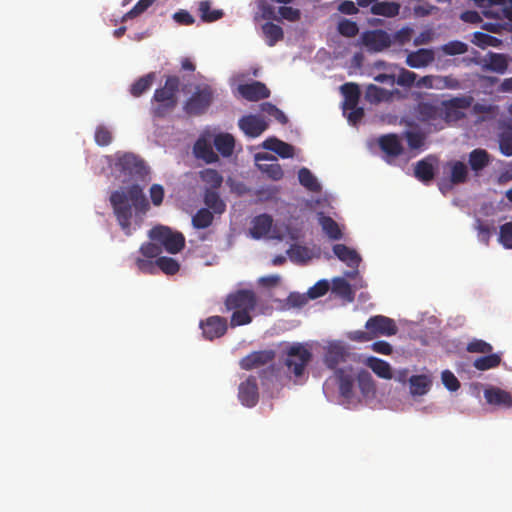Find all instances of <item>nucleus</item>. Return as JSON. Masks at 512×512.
Returning a JSON list of instances; mask_svg holds the SVG:
<instances>
[{
	"label": "nucleus",
	"mask_w": 512,
	"mask_h": 512,
	"mask_svg": "<svg viewBox=\"0 0 512 512\" xmlns=\"http://www.w3.org/2000/svg\"><path fill=\"white\" fill-rule=\"evenodd\" d=\"M335 376L337 379L339 393L341 397L350 402L354 397L353 387L355 382V377L352 368L350 367L349 369H336Z\"/></svg>",
	"instance_id": "nucleus-15"
},
{
	"label": "nucleus",
	"mask_w": 512,
	"mask_h": 512,
	"mask_svg": "<svg viewBox=\"0 0 512 512\" xmlns=\"http://www.w3.org/2000/svg\"><path fill=\"white\" fill-rule=\"evenodd\" d=\"M491 8L483 11L485 17L512 22V0H488Z\"/></svg>",
	"instance_id": "nucleus-17"
},
{
	"label": "nucleus",
	"mask_w": 512,
	"mask_h": 512,
	"mask_svg": "<svg viewBox=\"0 0 512 512\" xmlns=\"http://www.w3.org/2000/svg\"><path fill=\"white\" fill-rule=\"evenodd\" d=\"M489 162V154L484 149H474L469 154V165L473 171L483 170Z\"/></svg>",
	"instance_id": "nucleus-39"
},
{
	"label": "nucleus",
	"mask_w": 512,
	"mask_h": 512,
	"mask_svg": "<svg viewBox=\"0 0 512 512\" xmlns=\"http://www.w3.org/2000/svg\"><path fill=\"white\" fill-rule=\"evenodd\" d=\"M94 137L99 146H108L112 142L111 131L103 125L96 128Z\"/></svg>",
	"instance_id": "nucleus-62"
},
{
	"label": "nucleus",
	"mask_w": 512,
	"mask_h": 512,
	"mask_svg": "<svg viewBox=\"0 0 512 512\" xmlns=\"http://www.w3.org/2000/svg\"><path fill=\"white\" fill-rule=\"evenodd\" d=\"M379 146L383 152L392 157H397L403 152V146L395 134L380 137Z\"/></svg>",
	"instance_id": "nucleus-26"
},
{
	"label": "nucleus",
	"mask_w": 512,
	"mask_h": 512,
	"mask_svg": "<svg viewBox=\"0 0 512 512\" xmlns=\"http://www.w3.org/2000/svg\"><path fill=\"white\" fill-rule=\"evenodd\" d=\"M338 31L345 37H354L358 34L359 28L356 22L349 19H343L338 23Z\"/></svg>",
	"instance_id": "nucleus-61"
},
{
	"label": "nucleus",
	"mask_w": 512,
	"mask_h": 512,
	"mask_svg": "<svg viewBox=\"0 0 512 512\" xmlns=\"http://www.w3.org/2000/svg\"><path fill=\"white\" fill-rule=\"evenodd\" d=\"M287 254L291 261L296 263H306L311 259V252L310 250L302 245L294 244L292 245L288 251Z\"/></svg>",
	"instance_id": "nucleus-47"
},
{
	"label": "nucleus",
	"mask_w": 512,
	"mask_h": 512,
	"mask_svg": "<svg viewBox=\"0 0 512 512\" xmlns=\"http://www.w3.org/2000/svg\"><path fill=\"white\" fill-rule=\"evenodd\" d=\"M473 102L470 96L453 97L441 102V121L445 123L457 122L465 117L464 111L468 109Z\"/></svg>",
	"instance_id": "nucleus-8"
},
{
	"label": "nucleus",
	"mask_w": 512,
	"mask_h": 512,
	"mask_svg": "<svg viewBox=\"0 0 512 512\" xmlns=\"http://www.w3.org/2000/svg\"><path fill=\"white\" fill-rule=\"evenodd\" d=\"M257 160H272L273 163L270 164H258L259 169L265 173L272 180L278 181L283 178L284 172L279 163H277V159L269 154H257Z\"/></svg>",
	"instance_id": "nucleus-24"
},
{
	"label": "nucleus",
	"mask_w": 512,
	"mask_h": 512,
	"mask_svg": "<svg viewBox=\"0 0 512 512\" xmlns=\"http://www.w3.org/2000/svg\"><path fill=\"white\" fill-rule=\"evenodd\" d=\"M333 252L339 260L345 262L349 267H357L361 260L358 253L346 246L345 244H335L333 246Z\"/></svg>",
	"instance_id": "nucleus-28"
},
{
	"label": "nucleus",
	"mask_w": 512,
	"mask_h": 512,
	"mask_svg": "<svg viewBox=\"0 0 512 512\" xmlns=\"http://www.w3.org/2000/svg\"><path fill=\"white\" fill-rule=\"evenodd\" d=\"M405 139L410 149H421L425 144V135L420 131H406Z\"/></svg>",
	"instance_id": "nucleus-53"
},
{
	"label": "nucleus",
	"mask_w": 512,
	"mask_h": 512,
	"mask_svg": "<svg viewBox=\"0 0 512 512\" xmlns=\"http://www.w3.org/2000/svg\"><path fill=\"white\" fill-rule=\"evenodd\" d=\"M417 74L407 70L405 68H400L397 79L395 78V83L403 87H411L416 83Z\"/></svg>",
	"instance_id": "nucleus-60"
},
{
	"label": "nucleus",
	"mask_w": 512,
	"mask_h": 512,
	"mask_svg": "<svg viewBox=\"0 0 512 512\" xmlns=\"http://www.w3.org/2000/svg\"><path fill=\"white\" fill-rule=\"evenodd\" d=\"M471 42L480 47V48H486V47H497L501 44V40L494 37V36H491L489 34H486L484 32H475L473 34V39L471 40Z\"/></svg>",
	"instance_id": "nucleus-49"
},
{
	"label": "nucleus",
	"mask_w": 512,
	"mask_h": 512,
	"mask_svg": "<svg viewBox=\"0 0 512 512\" xmlns=\"http://www.w3.org/2000/svg\"><path fill=\"white\" fill-rule=\"evenodd\" d=\"M214 146L223 157H229L235 147L234 137L229 133H220L214 138Z\"/></svg>",
	"instance_id": "nucleus-32"
},
{
	"label": "nucleus",
	"mask_w": 512,
	"mask_h": 512,
	"mask_svg": "<svg viewBox=\"0 0 512 512\" xmlns=\"http://www.w3.org/2000/svg\"><path fill=\"white\" fill-rule=\"evenodd\" d=\"M239 128L245 135L255 138L261 135L268 127L263 118L257 115H246L239 119Z\"/></svg>",
	"instance_id": "nucleus-16"
},
{
	"label": "nucleus",
	"mask_w": 512,
	"mask_h": 512,
	"mask_svg": "<svg viewBox=\"0 0 512 512\" xmlns=\"http://www.w3.org/2000/svg\"><path fill=\"white\" fill-rule=\"evenodd\" d=\"M500 363H501V356L499 354L491 352L485 356L477 358L474 361L473 366L477 370L485 371V370H489V369L498 367L500 365Z\"/></svg>",
	"instance_id": "nucleus-41"
},
{
	"label": "nucleus",
	"mask_w": 512,
	"mask_h": 512,
	"mask_svg": "<svg viewBox=\"0 0 512 512\" xmlns=\"http://www.w3.org/2000/svg\"><path fill=\"white\" fill-rule=\"evenodd\" d=\"M180 84L178 76L170 75L166 77L164 86L154 91L151 99L153 104L151 113L154 117L164 118L176 108Z\"/></svg>",
	"instance_id": "nucleus-3"
},
{
	"label": "nucleus",
	"mask_w": 512,
	"mask_h": 512,
	"mask_svg": "<svg viewBox=\"0 0 512 512\" xmlns=\"http://www.w3.org/2000/svg\"><path fill=\"white\" fill-rule=\"evenodd\" d=\"M156 0H139L134 7L123 16V21L133 19L144 13Z\"/></svg>",
	"instance_id": "nucleus-59"
},
{
	"label": "nucleus",
	"mask_w": 512,
	"mask_h": 512,
	"mask_svg": "<svg viewBox=\"0 0 512 512\" xmlns=\"http://www.w3.org/2000/svg\"><path fill=\"white\" fill-rule=\"evenodd\" d=\"M179 269L180 264L175 259L166 256L157 258V271L161 270L167 275H174L179 271Z\"/></svg>",
	"instance_id": "nucleus-50"
},
{
	"label": "nucleus",
	"mask_w": 512,
	"mask_h": 512,
	"mask_svg": "<svg viewBox=\"0 0 512 512\" xmlns=\"http://www.w3.org/2000/svg\"><path fill=\"white\" fill-rule=\"evenodd\" d=\"M410 393L413 396H422L428 393L432 380L428 375H413L409 378Z\"/></svg>",
	"instance_id": "nucleus-29"
},
{
	"label": "nucleus",
	"mask_w": 512,
	"mask_h": 512,
	"mask_svg": "<svg viewBox=\"0 0 512 512\" xmlns=\"http://www.w3.org/2000/svg\"><path fill=\"white\" fill-rule=\"evenodd\" d=\"M260 109L262 112L274 117L281 124H286L288 122V118L284 112L270 102L262 103L260 105Z\"/></svg>",
	"instance_id": "nucleus-55"
},
{
	"label": "nucleus",
	"mask_w": 512,
	"mask_h": 512,
	"mask_svg": "<svg viewBox=\"0 0 512 512\" xmlns=\"http://www.w3.org/2000/svg\"><path fill=\"white\" fill-rule=\"evenodd\" d=\"M263 147L276 153L282 158H292L294 156V147L277 138H268L263 142Z\"/></svg>",
	"instance_id": "nucleus-25"
},
{
	"label": "nucleus",
	"mask_w": 512,
	"mask_h": 512,
	"mask_svg": "<svg viewBox=\"0 0 512 512\" xmlns=\"http://www.w3.org/2000/svg\"><path fill=\"white\" fill-rule=\"evenodd\" d=\"M262 32L265 37L266 44L270 47L276 45L277 42L283 40L284 32L283 29L272 22H266L262 25Z\"/></svg>",
	"instance_id": "nucleus-33"
},
{
	"label": "nucleus",
	"mask_w": 512,
	"mask_h": 512,
	"mask_svg": "<svg viewBox=\"0 0 512 512\" xmlns=\"http://www.w3.org/2000/svg\"><path fill=\"white\" fill-rule=\"evenodd\" d=\"M442 382L449 391H457L460 388V382L450 370H444L441 374Z\"/></svg>",
	"instance_id": "nucleus-63"
},
{
	"label": "nucleus",
	"mask_w": 512,
	"mask_h": 512,
	"mask_svg": "<svg viewBox=\"0 0 512 512\" xmlns=\"http://www.w3.org/2000/svg\"><path fill=\"white\" fill-rule=\"evenodd\" d=\"M344 96L343 108H355L360 99V89L356 83L348 82L340 87Z\"/></svg>",
	"instance_id": "nucleus-30"
},
{
	"label": "nucleus",
	"mask_w": 512,
	"mask_h": 512,
	"mask_svg": "<svg viewBox=\"0 0 512 512\" xmlns=\"http://www.w3.org/2000/svg\"><path fill=\"white\" fill-rule=\"evenodd\" d=\"M275 356V351L270 349L253 351L240 360L239 366L243 370H253L272 362Z\"/></svg>",
	"instance_id": "nucleus-12"
},
{
	"label": "nucleus",
	"mask_w": 512,
	"mask_h": 512,
	"mask_svg": "<svg viewBox=\"0 0 512 512\" xmlns=\"http://www.w3.org/2000/svg\"><path fill=\"white\" fill-rule=\"evenodd\" d=\"M148 236L150 240L158 242L162 250L170 254H177L185 247L184 235L167 226L158 225L153 227Z\"/></svg>",
	"instance_id": "nucleus-7"
},
{
	"label": "nucleus",
	"mask_w": 512,
	"mask_h": 512,
	"mask_svg": "<svg viewBox=\"0 0 512 512\" xmlns=\"http://www.w3.org/2000/svg\"><path fill=\"white\" fill-rule=\"evenodd\" d=\"M486 401L495 406L503 408L512 407V396L509 392L498 387H490L484 391Z\"/></svg>",
	"instance_id": "nucleus-21"
},
{
	"label": "nucleus",
	"mask_w": 512,
	"mask_h": 512,
	"mask_svg": "<svg viewBox=\"0 0 512 512\" xmlns=\"http://www.w3.org/2000/svg\"><path fill=\"white\" fill-rule=\"evenodd\" d=\"M298 179L300 184L309 191L319 192L321 190V186L318 183L316 177L308 168L303 167L299 170Z\"/></svg>",
	"instance_id": "nucleus-42"
},
{
	"label": "nucleus",
	"mask_w": 512,
	"mask_h": 512,
	"mask_svg": "<svg viewBox=\"0 0 512 512\" xmlns=\"http://www.w3.org/2000/svg\"><path fill=\"white\" fill-rule=\"evenodd\" d=\"M499 148L503 155L512 156V126H505L499 134Z\"/></svg>",
	"instance_id": "nucleus-48"
},
{
	"label": "nucleus",
	"mask_w": 512,
	"mask_h": 512,
	"mask_svg": "<svg viewBox=\"0 0 512 512\" xmlns=\"http://www.w3.org/2000/svg\"><path fill=\"white\" fill-rule=\"evenodd\" d=\"M135 265L139 272L144 274H156L157 273V259L153 261L150 258H136Z\"/></svg>",
	"instance_id": "nucleus-58"
},
{
	"label": "nucleus",
	"mask_w": 512,
	"mask_h": 512,
	"mask_svg": "<svg viewBox=\"0 0 512 512\" xmlns=\"http://www.w3.org/2000/svg\"><path fill=\"white\" fill-rule=\"evenodd\" d=\"M200 179L207 185L210 186V189H218L221 187L223 183L222 175L215 169L206 168L199 172Z\"/></svg>",
	"instance_id": "nucleus-43"
},
{
	"label": "nucleus",
	"mask_w": 512,
	"mask_h": 512,
	"mask_svg": "<svg viewBox=\"0 0 512 512\" xmlns=\"http://www.w3.org/2000/svg\"><path fill=\"white\" fill-rule=\"evenodd\" d=\"M466 350L470 353L488 354L493 351V347L482 339H473L467 344Z\"/></svg>",
	"instance_id": "nucleus-56"
},
{
	"label": "nucleus",
	"mask_w": 512,
	"mask_h": 512,
	"mask_svg": "<svg viewBox=\"0 0 512 512\" xmlns=\"http://www.w3.org/2000/svg\"><path fill=\"white\" fill-rule=\"evenodd\" d=\"M366 365L380 378L391 379L392 371L388 362L377 357H369L366 360Z\"/></svg>",
	"instance_id": "nucleus-34"
},
{
	"label": "nucleus",
	"mask_w": 512,
	"mask_h": 512,
	"mask_svg": "<svg viewBox=\"0 0 512 512\" xmlns=\"http://www.w3.org/2000/svg\"><path fill=\"white\" fill-rule=\"evenodd\" d=\"M114 169L124 177L123 181H144L149 174L144 160L128 152L116 154Z\"/></svg>",
	"instance_id": "nucleus-4"
},
{
	"label": "nucleus",
	"mask_w": 512,
	"mask_h": 512,
	"mask_svg": "<svg viewBox=\"0 0 512 512\" xmlns=\"http://www.w3.org/2000/svg\"><path fill=\"white\" fill-rule=\"evenodd\" d=\"M154 79L155 74L152 72L140 77L130 86V94L133 97H140L150 89L154 82Z\"/></svg>",
	"instance_id": "nucleus-37"
},
{
	"label": "nucleus",
	"mask_w": 512,
	"mask_h": 512,
	"mask_svg": "<svg viewBox=\"0 0 512 512\" xmlns=\"http://www.w3.org/2000/svg\"><path fill=\"white\" fill-rule=\"evenodd\" d=\"M345 356L344 346L338 342H333L326 347L323 361L329 369H336L345 360Z\"/></svg>",
	"instance_id": "nucleus-20"
},
{
	"label": "nucleus",
	"mask_w": 512,
	"mask_h": 512,
	"mask_svg": "<svg viewBox=\"0 0 512 512\" xmlns=\"http://www.w3.org/2000/svg\"><path fill=\"white\" fill-rule=\"evenodd\" d=\"M139 251L145 258L154 259L158 258L163 250L158 242L151 240L150 242L143 243Z\"/></svg>",
	"instance_id": "nucleus-54"
},
{
	"label": "nucleus",
	"mask_w": 512,
	"mask_h": 512,
	"mask_svg": "<svg viewBox=\"0 0 512 512\" xmlns=\"http://www.w3.org/2000/svg\"><path fill=\"white\" fill-rule=\"evenodd\" d=\"M485 68L489 71L503 74L508 69L507 57L504 54L489 53Z\"/></svg>",
	"instance_id": "nucleus-36"
},
{
	"label": "nucleus",
	"mask_w": 512,
	"mask_h": 512,
	"mask_svg": "<svg viewBox=\"0 0 512 512\" xmlns=\"http://www.w3.org/2000/svg\"><path fill=\"white\" fill-rule=\"evenodd\" d=\"M365 328L372 334L373 338L378 335L392 336L398 331L395 321L383 315L370 317L365 324Z\"/></svg>",
	"instance_id": "nucleus-9"
},
{
	"label": "nucleus",
	"mask_w": 512,
	"mask_h": 512,
	"mask_svg": "<svg viewBox=\"0 0 512 512\" xmlns=\"http://www.w3.org/2000/svg\"><path fill=\"white\" fill-rule=\"evenodd\" d=\"M334 290L344 298L353 300V292L350 284L344 279H337L334 281Z\"/></svg>",
	"instance_id": "nucleus-64"
},
{
	"label": "nucleus",
	"mask_w": 512,
	"mask_h": 512,
	"mask_svg": "<svg viewBox=\"0 0 512 512\" xmlns=\"http://www.w3.org/2000/svg\"><path fill=\"white\" fill-rule=\"evenodd\" d=\"M238 398L242 405L249 408L254 407L258 403V385L254 376H249L244 382L240 383Z\"/></svg>",
	"instance_id": "nucleus-13"
},
{
	"label": "nucleus",
	"mask_w": 512,
	"mask_h": 512,
	"mask_svg": "<svg viewBox=\"0 0 512 512\" xmlns=\"http://www.w3.org/2000/svg\"><path fill=\"white\" fill-rule=\"evenodd\" d=\"M273 219L268 214H261L256 216L252 221L250 233L253 238L260 239L265 236L271 229Z\"/></svg>",
	"instance_id": "nucleus-27"
},
{
	"label": "nucleus",
	"mask_w": 512,
	"mask_h": 512,
	"mask_svg": "<svg viewBox=\"0 0 512 512\" xmlns=\"http://www.w3.org/2000/svg\"><path fill=\"white\" fill-rule=\"evenodd\" d=\"M240 95L248 101H259L270 96V90L266 85L259 81L238 86Z\"/></svg>",
	"instance_id": "nucleus-18"
},
{
	"label": "nucleus",
	"mask_w": 512,
	"mask_h": 512,
	"mask_svg": "<svg viewBox=\"0 0 512 512\" xmlns=\"http://www.w3.org/2000/svg\"><path fill=\"white\" fill-rule=\"evenodd\" d=\"M363 45L369 50L380 52L390 47L392 43L391 36L384 30L366 31L361 36Z\"/></svg>",
	"instance_id": "nucleus-11"
},
{
	"label": "nucleus",
	"mask_w": 512,
	"mask_h": 512,
	"mask_svg": "<svg viewBox=\"0 0 512 512\" xmlns=\"http://www.w3.org/2000/svg\"><path fill=\"white\" fill-rule=\"evenodd\" d=\"M400 6L395 2H375L370 11L374 15H380L385 17H394L398 15Z\"/></svg>",
	"instance_id": "nucleus-38"
},
{
	"label": "nucleus",
	"mask_w": 512,
	"mask_h": 512,
	"mask_svg": "<svg viewBox=\"0 0 512 512\" xmlns=\"http://www.w3.org/2000/svg\"><path fill=\"white\" fill-rule=\"evenodd\" d=\"M199 13L203 22H214L223 17L222 10H211V3L207 0L199 3Z\"/></svg>",
	"instance_id": "nucleus-44"
},
{
	"label": "nucleus",
	"mask_w": 512,
	"mask_h": 512,
	"mask_svg": "<svg viewBox=\"0 0 512 512\" xmlns=\"http://www.w3.org/2000/svg\"><path fill=\"white\" fill-rule=\"evenodd\" d=\"M357 383L363 396H369L375 392V385L371 374L366 370H361L357 374Z\"/></svg>",
	"instance_id": "nucleus-45"
},
{
	"label": "nucleus",
	"mask_w": 512,
	"mask_h": 512,
	"mask_svg": "<svg viewBox=\"0 0 512 512\" xmlns=\"http://www.w3.org/2000/svg\"><path fill=\"white\" fill-rule=\"evenodd\" d=\"M498 240L505 248L512 249V222L500 226Z\"/></svg>",
	"instance_id": "nucleus-57"
},
{
	"label": "nucleus",
	"mask_w": 512,
	"mask_h": 512,
	"mask_svg": "<svg viewBox=\"0 0 512 512\" xmlns=\"http://www.w3.org/2000/svg\"><path fill=\"white\" fill-rule=\"evenodd\" d=\"M440 50L448 56L461 55L468 51V45L462 41L453 40L442 45Z\"/></svg>",
	"instance_id": "nucleus-51"
},
{
	"label": "nucleus",
	"mask_w": 512,
	"mask_h": 512,
	"mask_svg": "<svg viewBox=\"0 0 512 512\" xmlns=\"http://www.w3.org/2000/svg\"><path fill=\"white\" fill-rule=\"evenodd\" d=\"M213 100L214 90L210 85H197L184 102L183 110L188 116H200L207 112Z\"/></svg>",
	"instance_id": "nucleus-6"
},
{
	"label": "nucleus",
	"mask_w": 512,
	"mask_h": 512,
	"mask_svg": "<svg viewBox=\"0 0 512 512\" xmlns=\"http://www.w3.org/2000/svg\"><path fill=\"white\" fill-rule=\"evenodd\" d=\"M215 190L216 189H206L204 193V203L209 209H212L214 213L221 214L225 211L226 205Z\"/></svg>",
	"instance_id": "nucleus-40"
},
{
	"label": "nucleus",
	"mask_w": 512,
	"mask_h": 512,
	"mask_svg": "<svg viewBox=\"0 0 512 512\" xmlns=\"http://www.w3.org/2000/svg\"><path fill=\"white\" fill-rule=\"evenodd\" d=\"M435 59L432 49L420 48L416 51L409 52L406 57V64L411 68H423L430 65Z\"/></svg>",
	"instance_id": "nucleus-19"
},
{
	"label": "nucleus",
	"mask_w": 512,
	"mask_h": 512,
	"mask_svg": "<svg viewBox=\"0 0 512 512\" xmlns=\"http://www.w3.org/2000/svg\"><path fill=\"white\" fill-rule=\"evenodd\" d=\"M319 224L321 225L325 234L332 240H339L342 238V231L338 223L330 216L320 214Z\"/></svg>",
	"instance_id": "nucleus-35"
},
{
	"label": "nucleus",
	"mask_w": 512,
	"mask_h": 512,
	"mask_svg": "<svg viewBox=\"0 0 512 512\" xmlns=\"http://www.w3.org/2000/svg\"><path fill=\"white\" fill-rule=\"evenodd\" d=\"M193 152L198 159H202L206 163H214L218 160L217 154L213 151L210 143L205 139H198L196 141Z\"/></svg>",
	"instance_id": "nucleus-31"
},
{
	"label": "nucleus",
	"mask_w": 512,
	"mask_h": 512,
	"mask_svg": "<svg viewBox=\"0 0 512 512\" xmlns=\"http://www.w3.org/2000/svg\"><path fill=\"white\" fill-rule=\"evenodd\" d=\"M444 169L449 171V182L454 185L465 183L468 177V168L462 161L452 160L444 165Z\"/></svg>",
	"instance_id": "nucleus-22"
},
{
	"label": "nucleus",
	"mask_w": 512,
	"mask_h": 512,
	"mask_svg": "<svg viewBox=\"0 0 512 512\" xmlns=\"http://www.w3.org/2000/svg\"><path fill=\"white\" fill-rule=\"evenodd\" d=\"M224 305L227 312H232L231 328L248 325L252 322L251 313L257 306V296L253 290L239 289L226 296Z\"/></svg>",
	"instance_id": "nucleus-2"
},
{
	"label": "nucleus",
	"mask_w": 512,
	"mask_h": 512,
	"mask_svg": "<svg viewBox=\"0 0 512 512\" xmlns=\"http://www.w3.org/2000/svg\"><path fill=\"white\" fill-rule=\"evenodd\" d=\"M213 219L214 216L209 209L201 208L192 217V225L196 229H205L212 224Z\"/></svg>",
	"instance_id": "nucleus-46"
},
{
	"label": "nucleus",
	"mask_w": 512,
	"mask_h": 512,
	"mask_svg": "<svg viewBox=\"0 0 512 512\" xmlns=\"http://www.w3.org/2000/svg\"><path fill=\"white\" fill-rule=\"evenodd\" d=\"M436 158L433 156H428L415 164L414 175L415 177L423 182L429 183L434 179V162Z\"/></svg>",
	"instance_id": "nucleus-23"
},
{
	"label": "nucleus",
	"mask_w": 512,
	"mask_h": 512,
	"mask_svg": "<svg viewBox=\"0 0 512 512\" xmlns=\"http://www.w3.org/2000/svg\"><path fill=\"white\" fill-rule=\"evenodd\" d=\"M389 95L390 93L386 89L378 87L377 85L370 84L367 86L366 98L370 102L379 103L388 99Z\"/></svg>",
	"instance_id": "nucleus-52"
},
{
	"label": "nucleus",
	"mask_w": 512,
	"mask_h": 512,
	"mask_svg": "<svg viewBox=\"0 0 512 512\" xmlns=\"http://www.w3.org/2000/svg\"><path fill=\"white\" fill-rule=\"evenodd\" d=\"M312 360V353L302 343H293L285 350L284 365L295 379L301 378Z\"/></svg>",
	"instance_id": "nucleus-5"
},
{
	"label": "nucleus",
	"mask_w": 512,
	"mask_h": 512,
	"mask_svg": "<svg viewBox=\"0 0 512 512\" xmlns=\"http://www.w3.org/2000/svg\"><path fill=\"white\" fill-rule=\"evenodd\" d=\"M415 115L420 122L435 125L436 121H441V104L421 101L415 107Z\"/></svg>",
	"instance_id": "nucleus-14"
},
{
	"label": "nucleus",
	"mask_w": 512,
	"mask_h": 512,
	"mask_svg": "<svg viewBox=\"0 0 512 512\" xmlns=\"http://www.w3.org/2000/svg\"><path fill=\"white\" fill-rule=\"evenodd\" d=\"M109 202L116 221L126 236H131L140 227L142 217L150 209L149 201L138 183L112 191Z\"/></svg>",
	"instance_id": "nucleus-1"
},
{
	"label": "nucleus",
	"mask_w": 512,
	"mask_h": 512,
	"mask_svg": "<svg viewBox=\"0 0 512 512\" xmlns=\"http://www.w3.org/2000/svg\"><path fill=\"white\" fill-rule=\"evenodd\" d=\"M202 334L207 340H214L224 336L228 329L227 319L222 316H210L199 324Z\"/></svg>",
	"instance_id": "nucleus-10"
}]
</instances>
